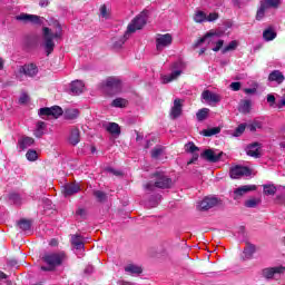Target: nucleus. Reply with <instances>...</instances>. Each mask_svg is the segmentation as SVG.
Here are the masks:
<instances>
[{
  "mask_svg": "<svg viewBox=\"0 0 285 285\" xmlns=\"http://www.w3.org/2000/svg\"><path fill=\"white\" fill-rule=\"evenodd\" d=\"M284 73L279 70H274L268 76V81H276V83H284Z\"/></svg>",
  "mask_w": 285,
  "mask_h": 285,
  "instance_id": "393cba45",
  "label": "nucleus"
},
{
  "mask_svg": "<svg viewBox=\"0 0 285 285\" xmlns=\"http://www.w3.org/2000/svg\"><path fill=\"white\" fill-rule=\"evenodd\" d=\"M210 112V109L208 108H203L197 111L196 117L198 121H204L208 119V114Z\"/></svg>",
  "mask_w": 285,
  "mask_h": 285,
  "instance_id": "72a5a7b5",
  "label": "nucleus"
},
{
  "mask_svg": "<svg viewBox=\"0 0 285 285\" xmlns=\"http://www.w3.org/2000/svg\"><path fill=\"white\" fill-rule=\"evenodd\" d=\"M17 21H23V23H33L35 26H41V17L28 13H20L16 17Z\"/></svg>",
  "mask_w": 285,
  "mask_h": 285,
  "instance_id": "9b49d317",
  "label": "nucleus"
},
{
  "mask_svg": "<svg viewBox=\"0 0 285 285\" xmlns=\"http://www.w3.org/2000/svg\"><path fill=\"white\" fill-rule=\"evenodd\" d=\"M94 197H96L97 202H106L108 199V195L102 190H94Z\"/></svg>",
  "mask_w": 285,
  "mask_h": 285,
  "instance_id": "ea45409f",
  "label": "nucleus"
},
{
  "mask_svg": "<svg viewBox=\"0 0 285 285\" xmlns=\"http://www.w3.org/2000/svg\"><path fill=\"white\" fill-rule=\"evenodd\" d=\"M213 37H220L219 33L215 32V31H209L207 32L203 38H200L195 45V48H199V46H202V43H210V41H213Z\"/></svg>",
  "mask_w": 285,
  "mask_h": 285,
  "instance_id": "4be33fe9",
  "label": "nucleus"
},
{
  "mask_svg": "<svg viewBox=\"0 0 285 285\" xmlns=\"http://www.w3.org/2000/svg\"><path fill=\"white\" fill-rule=\"evenodd\" d=\"M247 128H248V130H250V132H255V130L262 128V122L255 120L254 122H252L250 125H248Z\"/></svg>",
  "mask_w": 285,
  "mask_h": 285,
  "instance_id": "3c124183",
  "label": "nucleus"
},
{
  "mask_svg": "<svg viewBox=\"0 0 285 285\" xmlns=\"http://www.w3.org/2000/svg\"><path fill=\"white\" fill-rule=\"evenodd\" d=\"M250 100H242L238 107L239 112H243V115H248L250 112Z\"/></svg>",
  "mask_w": 285,
  "mask_h": 285,
  "instance_id": "c756f323",
  "label": "nucleus"
},
{
  "mask_svg": "<svg viewBox=\"0 0 285 285\" xmlns=\"http://www.w3.org/2000/svg\"><path fill=\"white\" fill-rule=\"evenodd\" d=\"M263 193L267 196H273L277 193V187L275 185H263Z\"/></svg>",
  "mask_w": 285,
  "mask_h": 285,
  "instance_id": "f704fd0d",
  "label": "nucleus"
},
{
  "mask_svg": "<svg viewBox=\"0 0 285 285\" xmlns=\"http://www.w3.org/2000/svg\"><path fill=\"white\" fill-rule=\"evenodd\" d=\"M181 108H184V100L176 98L174 100V106L171 107V110H170V118L177 119V117H180Z\"/></svg>",
  "mask_w": 285,
  "mask_h": 285,
  "instance_id": "f3484780",
  "label": "nucleus"
},
{
  "mask_svg": "<svg viewBox=\"0 0 285 285\" xmlns=\"http://www.w3.org/2000/svg\"><path fill=\"white\" fill-rule=\"evenodd\" d=\"M202 99H204L206 104H219V101H222V97L210 90L203 91Z\"/></svg>",
  "mask_w": 285,
  "mask_h": 285,
  "instance_id": "2eb2a0df",
  "label": "nucleus"
},
{
  "mask_svg": "<svg viewBox=\"0 0 285 285\" xmlns=\"http://www.w3.org/2000/svg\"><path fill=\"white\" fill-rule=\"evenodd\" d=\"M49 3H50V2H49L48 0H40V1H39L40 8H48Z\"/></svg>",
  "mask_w": 285,
  "mask_h": 285,
  "instance_id": "e2e57ef3",
  "label": "nucleus"
},
{
  "mask_svg": "<svg viewBox=\"0 0 285 285\" xmlns=\"http://www.w3.org/2000/svg\"><path fill=\"white\" fill-rule=\"evenodd\" d=\"M76 215H79L80 217H86V209L79 208V209L76 212Z\"/></svg>",
  "mask_w": 285,
  "mask_h": 285,
  "instance_id": "338daca9",
  "label": "nucleus"
},
{
  "mask_svg": "<svg viewBox=\"0 0 285 285\" xmlns=\"http://www.w3.org/2000/svg\"><path fill=\"white\" fill-rule=\"evenodd\" d=\"M173 43V36L170 33L158 35L156 38V50L161 52L164 48H168Z\"/></svg>",
  "mask_w": 285,
  "mask_h": 285,
  "instance_id": "6e6552de",
  "label": "nucleus"
},
{
  "mask_svg": "<svg viewBox=\"0 0 285 285\" xmlns=\"http://www.w3.org/2000/svg\"><path fill=\"white\" fill-rule=\"evenodd\" d=\"M173 72L170 75L163 76V83H170V81H175L181 77V72H184V63L183 62H174Z\"/></svg>",
  "mask_w": 285,
  "mask_h": 285,
  "instance_id": "423d86ee",
  "label": "nucleus"
},
{
  "mask_svg": "<svg viewBox=\"0 0 285 285\" xmlns=\"http://www.w3.org/2000/svg\"><path fill=\"white\" fill-rule=\"evenodd\" d=\"M244 130H246V125L240 124V125L236 128V130H235L236 137H239V135H243Z\"/></svg>",
  "mask_w": 285,
  "mask_h": 285,
  "instance_id": "5fc2aeb1",
  "label": "nucleus"
},
{
  "mask_svg": "<svg viewBox=\"0 0 285 285\" xmlns=\"http://www.w3.org/2000/svg\"><path fill=\"white\" fill-rule=\"evenodd\" d=\"M125 272L129 273L130 275H141V273H144V269L141 268V266L129 264L125 267Z\"/></svg>",
  "mask_w": 285,
  "mask_h": 285,
  "instance_id": "cd10ccee",
  "label": "nucleus"
},
{
  "mask_svg": "<svg viewBox=\"0 0 285 285\" xmlns=\"http://www.w3.org/2000/svg\"><path fill=\"white\" fill-rule=\"evenodd\" d=\"M107 171L111 173L112 175H116V177H119L121 175V171H117V170H115L112 168H107Z\"/></svg>",
  "mask_w": 285,
  "mask_h": 285,
  "instance_id": "69168bd1",
  "label": "nucleus"
},
{
  "mask_svg": "<svg viewBox=\"0 0 285 285\" xmlns=\"http://www.w3.org/2000/svg\"><path fill=\"white\" fill-rule=\"evenodd\" d=\"M224 155L223 151H215L213 149H206L203 154L202 157L203 159H206V161H210V164H217L219 159H222V156Z\"/></svg>",
  "mask_w": 285,
  "mask_h": 285,
  "instance_id": "9d476101",
  "label": "nucleus"
},
{
  "mask_svg": "<svg viewBox=\"0 0 285 285\" xmlns=\"http://www.w3.org/2000/svg\"><path fill=\"white\" fill-rule=\"evenodd\" d=\"M28 161H37L39 154L36 150L29 149L26 154Z\"/></svg>",
  "mask_w": 285,
  "mask_h": 285,
  "instance_id": "79ce46f5",
  "label": "nucleus"
},
{
  "mask_svg": "<svg viewBox=\"0 0 285 285\" xmlns=\"http://www.w3.org/2000/svg\"><path fill=\"white\" fill-rule=\"evenodd\" d=\"M254 254H255V245L247 244L244 249L245 259H250V257H253Z\"/></svg>",
  "mask_w": 285,
  "mask_h": 285,
  "instance_id": "4c0bfd02",
  "label": "nucleus"
},
{
  "mask_svg": "<svg viewBox=\"0 0 285 285\" xmlns=\"http://www.w3.org/2000/svg\"><path fill=\"white\" fill-rule=\"evenodd\" d=\"M129 38H130V36H126V32H125V35L119 40L114 42V48L116 50H119V48H121L124 46V43H126V41H128Z\"/></svg>",
  "mask_w": 285,
  "mask_h": 285,
  "instance_id": "a19ab883",
  "label": "nucleus"
},
{
  "mask_svg": "<svg viewBox=\"0 0 285 285\" xmlns=\"http://www.w3.org/2000/svg\"><path fill=\"white\" fill-rule=\"evenodd\" d=\"M164 155V148L161 147H156L151 150V157L153 159H159Z\"/></svg>",
  "mask_w": 285,
  "mask_h": 285,
  "instance_id": "de8ad7c7",
  "label": "nucleus"
},
{
  "mask_svg": "<svg viewBox=\"0 0 285 285\" xmlns=\"http://www.w3.org/2000/svg\"><path fill=\"white\" fill-rule=\"evenodd\" d=\"M267 102L271 104V106H273V104H275V96L267 95Z\"/></svg>",
  "mask_w": 285,
  "mask_h": 285,
  "instance_id": "0e129e2a",
  "label": "nucleus"
},
{
  "mask_svg": "<svg viewBox=\"0 0 285 285\" xmlns=\"http://www.w3.org/2000/svg\"><path fill=\"white\" fill-rule=\"evenodd\" d=\"M285 273V267L279 265V266H274V267H266L262 269V277L264 279H277V277H282Z\"/></svg>",
  "mask_w": 285,
  "mask_h": 285,
  "instance_id": "39448f33",
  "label": "nucleus"
},
{
  "mask_svg": "<svg viewBox=\"0 0 285 285\" xmlns=\"http://www.w3.org/2000/svg\"><path fill=\"white\" fill-rule=\"evenodd\" d=\"M148 16L146 14V12L136 16L127 27L126 37L135 35L137 30H141L144 26H146Z\"/></svg>",
  "mask_w": 285,
  "mask_h": 285,
  "instance_id": "20e7f679",
  "label": "nucleus"
},
{
  "mask_svg": "<svg viewBox=\"0 0 285 285\" xmlns=\"http://www.w3.org/2000/svg\"><path fill=\"white\" fill-rule=\"evenodd\" d=\"M244 92H245L246 95H255V94L257 92V89H255V88H246V89L244 90Z\"/></svg>",
  "mask_w": 285,
  "mask_h": 285,
  "instance_id": "bf43d9fd",
  "label": "nucleus"
},
{
  "mask_svg": "<svg viewBox=\"0 0 285 285\" xmlns=\"http://www.w3.org/2000/svg\"><path fill=\"white\" fill-rule=\"evenodd\" d=\"M217 19H219V13L217 12H212L208 16L206 14V21H208L209 23L213 21H217Z\"/></svg>",
  "mask_w": 285,
  "mask_h": 285,
  "instance_id": "864d4df0",
  "label": "nucleus"
},
{
  "mask_svg": "<svg viewBox=\"0 0 285 285\" xmlns=\"http://www.w3.org/2000/svg\"><path fill=\"white\" fill-rule=\"evenodd\" d=\"M18 226L21 230H30L32 224L30 223V220L21 219L18 223Z\"/></svg>",
  "mask_w": 285,
  "mask_h": 285,
  "instance_id": "a18cd8bd",
  "label": "nucleus"
},
{
  "mask_svg": "<svg viewBox=\"0 0 285 285\" xmlns=\"http://www.w3.org/2000/svg\"><path fill=\"white\" fill-rule=\"evenodd\" d=\"M42 261L46 262L48 266H42L41 271L50 272L55 271L57 266H61L66 262V253L65 252H56L45 254Z\"/></svg>",
  "mask_w": 285,
  "mask_h": 285,
  "instance_id": "f257e3e1",
  "label": "nucleus"
},
{
  "mask_svg": "<svg viewBox=\"0 0 285 285\" xmlns=\"http://www.w3.org/2000/svg\"><path fill=\"white\" fill-rule=\"evenodd\" d=\"M215 206H219V199L217 197H205L199 203L200 210H210V208H215Z\"/></svg>",
  "mask_w": 285,
  "mask_h": 285,
  "instance_id": "f8f14e48",
  "label": "nucleus"
},
{
  "mask_svg": "<svg viewBox=\"0 0 285 285\" xmlns=\"http://www.w3.org/2000/svg\"><path fill=\"white\" fill-rule=\"evenodd\" d=\"M83 88L86 86L83 85V81L76 80L70 83V95H81L83 92Z\"/></svg>",
  "mask_w": 285,
  "mask_h": 285,
  "instance_id": "aec40b11",
  "label": "nucleus"
},
{
  "mask_svg": "<svg viewBox=\"0 0 285 285\" xmlns=\"http://www.w3.org/2000/svg\"><path fill=\"white\" fill-rule=\"evenodd\" d=\"M173 179L168 178L164 173L154 174V179L146 185L147 190H155V188H171Z\"/></svg>",
  "mask_w": 285,
  "mask_h": 285,
  "instance_id": "7ed1b4c3",
  "label": "nucleus"
},
{
  "mask_svg": "<svg viewBox=\"0 0 285 285\" xmlns=\"http://www.w3.org/2000/svg\"><path fill=\"white\" fill-rule=\"evenodd\" d=\"M262 145L259 142H253L252 145L247 146L246 153L249 157H254V159H259L262 157Z\"/></svg>",
  "mask_w": 285,
  "mask_h": 285,
  "instance_id": "4468645a",
  "label": "nucleus"
},
{
  "mask_svg": "<svg viewBox=\"0 0 285 285\" xmlns=\"http://www.w3.org/2000/svg\"><path fill=\"white\" fill-rule=\"evenodd\" d=\"M266 10L267 9L261 4V7H259V9L257 10V13H256V20L257 21H262V19H264V17L266 14Z\"/></svg>",
  "mask_w": 285,
  "mask_h": 285,
  "instance_id": "8fccbe9b",
  "label": "nucleus"
},
{
  "mask_svg": "<svg viewBox=\"0 0 285 285\" xmlns=\"http://www.w3.org/2000/svg\"><path fill=\"white\" fill-rule=\"evenodd\" d=\"M79 190H81L79 184L69 183L63 186L62 194L65 195V197H70L72 195H77Z\"/></svg>",
  "mask_w": 285,
  "mask_h": 285,
  "instance_id": "a211bd4d",
  "label": "nucleus"
},
{
  "mask_svg": "<svg viewBox=\"0 0 285 285\" xmlns=\"http://www.w3.org/2000/svg\"><path fill=\"white\" fill-rule=\"evenodd\" d=\"M106 88L109 90H112L114 92H120L121 91V79L117 77H109L106 79L105 82Z\"/></svg>",
  "mask_w": 285,
  "mask_h": 285,
  "instance_id": "ddd939ff",
  "label": "nucleus"
},
{
  "mask_svg": "<svg viewBox=\"0 0 285 285\" xmlns=\"http://www.w3.org/2000/svg\"><path fill=\"white\" fill-rule=\"evenodd\" d=\"M77 117H79V109H67L65 111V118L69 120L77 119Z\"/></svg>",
  "mask_w": 285,
  "mask_h": 285,
  "instance_id": "c9c22d12",
  "label": "nucleus"
},
{
  "mask_svg": "<svg viewBox=\"0 0 285 285\" xmlns=\"http://www.w3.org/2000/svg\"><path fill=\"white\" fill-rule=\"evenodd\" d=\"M19 72L26 75V77H37L39 68L35 63L24 65L20 68Z\"/></svg>",
  "mask_w": 285,
  "mask_h": 285,
  "instance_id": "dca6fc26",
  "label": "nucleus"
},
{
  "mask_svg": "<svg viewBox=\"0 0 285 285\" xmlns=\"http://www.w3.org/2000/svg\"><path fill=\"white\" fill-rule=\"evenodd\" d=\"M159 199H161V196H156V197H153L151 199H149L147 202V206L148 208H155L158 206L159 204Z\"/></svg>",
  "mask_w": 285,
  "mask_h": 285,
  "instance_id": "09e8293b",
  "label": "nucleus"
},
{
  "mask_svg": "<svg viewBox=\"0 0 285 285\" xmlns=\"http://www.w3.org/2000/svg\"><path fill=\"white\" fill-rule=\"evenodd\" d=\"M186 153H190L191 155H195L199 150V147L195 146V142H188L185 145Z\"/></svg>",
  "mask_w": 285,
  "mask_h": 285,
  "instance_id": "49530a36",
  "label": "nucleus"
},
{
  "mask_svg": "<svg viewBox=\"0 0 285 285\" xmlns=\"http://www.w3.org/2000/svg\"><path fill=\"white\" fill-rule=\"evenodd\" d=\"M104 127L107 130V132L114 135V137H119V135H121V128L117 122H108Z\"/></svg>",
  "mask_w": 285,
  "mask_h": 285,
  "instance_id": "412c9836",
  "label": "nucleus"
},
{
  "mask_svg": "<svg viewBox=\"0 0 285 285\" xmlns=\"http://www.w3.org/2000/svg\"><path fill=\"white\" fill-rule=\"evenodd\" d=\"M229 87L232 88V90L237 92V90H240L242 88V82H232Z\"/></svg>",
  "mask_w": 285,
  "mask_h": 285,
  "instance_id": "13d9d810",
  "label": "nucleus"
},
{
  "mask_svg": "<svg viewBox=\"0 0 285 285\" xmlns=\"http://www.w3.org/2000/svg\"><path fill=\"white\" fill-rule=\"evenodd\" d=\"M48 128V125L43 121H38L36 124V129L33 130V135L35 137H37L38 139H41V137H43V135L46 134V129Z\"/></svg>",
  "mask_w": 285,
  "mask_h": 285,
  "instance_id": "5701e85b",
  "label": "nucleus"
},
{
  "mask_svg": "<svg viewBox=\"0 0 285 285\" xmlns=\"http://www.w3.org/2000/svg\"><path fill=\"white\" fill-rule=\"evenodd\" d=\"M277 37V32H275L274 28H267L264 32H263V38L265 41H273V39H275Z\"/></svg>",
  "mask_w": 285,
  "mask_h": 285,
  "instance_id": "c85d7f7f",
  "label": "nucleus"
},
{
  "mask_svg": "<svg viewBox=\"0 0 285 285\" xmlns=\"http://www.w3.org/2000/svg\"><path fill=\"white\" fill-rule=\"evenodd\" d=\"M236 48H237V40H233L232 42L228 43V46L224 47L222 52H223V55H226V52L236 50Z\"/></svg>",
  "mask_w": 285,
  "mask_h": 285,
  "instance_id": "37998d69",
  "label": "nucleus"
},
{
  "mask_svg": "<svg viewBox=\"0 0 285 285\" xmlns=\"http://www.w3.org/2000/svg\"><path fill=\"white\" fill-rule=\"evenodd\" d=\"M111 106L114 108H126V106H128V100L124 99V98H116L112 102Z\"/></svg>",
  "mask_w": 285,
  "mask_h": 285,
  "instance_id": "e433bc0d",
  "label": "nucleus"
},
{
  "mask_svg": "<svg viewBox=\"0 0 285 285\" xmlns=\"http://www.w3.org/2000/svg\"><path fill=\"white\" fill-rule=\"evenodd\" d=\"M276 202L278 204H285V196L284 195H277L276 196Z\"/></svg>",
  "mask_w": 285,
  "mask_h": 285,
  "instance_id": "052dcab7",
  "label": "nucleus"
},
{
  "mask_svg": "<svg viewBox=\"0 0 285 285\" xmlns=\"http://www.w3.org/2000/svg\"><path fill=\"white\" fill-rule=\"evenodd\" d=\"M261 4L266 10L271 8H279V0H261Z\"/></svg>",
  "mask_w": 285,
  "mask_h": 285,
  "instance_id": "7c9ffc66",
  "label": "nucleus"
},
{
  "mask_svg": "<svg viewBox=\"0 0 285 285\" xmlns=\"http://www.w3.org/2000/svg\"><path fill=\"white\" fill-rule=\"evenodd\" d=\"M32 145H35V138L32 137H24L18 141L20 150H26V148H30Z\"/></svg>",
  "mask_w": 285,
  "mask_h": 285,
  "instance_id": "a878e982",
  "label": "nucleus"
},
{
  "mask_svg": "<svg viewBox=\"0 0 285 285\" xmlns=\"http://www.w3.org/2000/svg\"><path fill=\"white\" fill-rule=\"evenodd\" d=\"M276 107L279 108V109L284 108L285 107V98L282 99L279 102H277Z\"/></svg>",
  "mask_w": 285,
  "mask_h": 285,
  "instance_id": "774afa93",
  "label": "nucleus"
},
{
  "mask_svg": "<svg viewBox=\"0 0 285 285\" xmlns=\"http://www.w3.org/2000/svg\"><path fill=\"white\" fill-rule=\"evenodd\" d=\"M219 132H222V128L213 127L209 129H204L202 131V135H204V137H213L214 135H219Z\"/></svg>",
  "mask_w": 285,
  "mask_h": 285,
  "instance_id": "2f4dec72",
  "label": "nucleus"
},
{
  "mask_svg": "<svg viewBox=\"0 0 285 285\" xmlns=\"http://www.w3.org/2000/svg\"><path fill=\"white\" fill-rule=\"evenodd\" d=\"M248 175H250V169L248 167L237 165L229 169V177H232V179H239L244 176L248 177Z\"/></svg>",
  "mask_w": 285,
  "mask_h": 285,
  "instance_id": "1a4fd4ad",
  "label": "nucleus"
},
{
  "mask_svg": "<svg viewBox=\"0 0 285 285\" xmlns=\"http://www.w3.org/2000/svg\"><path fill=\"white\" fill-rule=\"evenodd\" d=\"M194 21L196 23H204V22H206V12H204V11H196V13L194 14Z\"/></svg>",
  "mask_w": 285,
  "mask_h": 285,
  "instance_id": "58836bf2",
  "label": "nucleus"
},
{
  "mask_svg": "<svg viewBox=\"0 0 285 285\" xmlns=\"http://www.w3.org/2000/svg\"><path fill=\"white\" fill-rule=\"evenodd\" d=\"M9 199L17 206H19V204H21V196L19 194H10Z\"/></svg>",
  "mask_w": 285,
  "mask_h": 285,
  "instance_id": "603ef678",
  "label": "nucleus"
},
{
  "mask_svg": "<svg viewBox=\"0 0 285 285\" xmlns=\"http://www.w3.org/2000/svg\"><path fill=\"white\" fill-rule=\"evenodd\" d=\"M253 190H257V186L255 185H245L238 187L236 190H234V199H239V197H243V195H246V193H250Z\"/></svg>",
  "mask_w": 285,
  "mask_h": 285,
  "instance_id": "6ab92c4d",
  "label": "nucleus"
},
{
  "mask_svg": "<svg viewBox=\"0 0 285 285\" xmlns=\"http://www.w3.org/2000/svg\"><path fill=\"white\" fill-rule=\"evenodd\" d=\"M224 46V40H218L216 42V46L213 48L214 52H219V50H222V47Z\"/></svg>",
  "mask_w": 285,
  "mask_h": 285,
  "instance_id": "4d7b16f0",
  "label": "nucleus"
},
{
  "mask_svg": "<svg viewBox=\"0 0 285 285\" xmlns=\"http://www.w3.org/2000/svg\"><path fill=\"white\" fill-rule=\"evenodd\" d=\"M42 39L45 43V50L48 55H52L55 50V41L53 39H61V27H58V31L53 32L52 29L45 27L42 29Z\"/></svg>",
  "mask_w": 285,
  "mask_h": 285,
  "instance_id": "f03ea898",
  "label": "nucleus"
},
{
  "mask_svg": "<svg viewBox=\"0 0 285 285\" xmlns=\"http://www.w3.org/2000/svg\"><path fill=\"white\" fill-rule=\"evenodd\" d=\"M71 245L73 246V248H76V250H83V237H81V235H72Z\"/></svg>",
  "mask_w": 285,
  "mask_h": 285,
  "instance_id": "b1692460",
  "label": "nucleus"
},
{
  "mask_svg": "<svg viewBox=\"0 0 285 285\" xmlns=\"http://www.w3.org/2000/svg\"><path fill=\"white\" fill-rule=\"evenodd\" d=\"M199 159V154H193V158L187 163L188 165L195 164Z\"/></svg>",
  "mask_w": 285,
  "mask_h": 285,
  "instance_id": "680f3d73",
  "label": "nucleus"
},
{
  "mask_svg": "<svg viewBox=\"0 0 285 285\" xmlns=\"http://www.w3.org/2000/svg\"><path fill=\"white\" fill-rule=\"evenodd\" d=\"M79 141H81L79 129L77 128L71 129V132L69 136V144H71V146H77Z\"/></svg>",
  "mask_w": 285,
  "mask_h": 285,
  "instance_id": "bb28decb",
  "label": "nucleus"
},
{
  "mask_svg": "<svg viewBox=\"0 0 285 285\" xmlns=\"http://www.w3.org/2000/svg\"><path fill=\"white\" fill-rule=\"evenodd\" d=\"M30 101V97L27 94H22L19 98V104H28Z\"/></svg>",
  "mask_w": 285,
  "mask_h": 285,
  "instance_id": "6e6d98bb",
  "label": "nucleus"
},
{
  "mask_svg": "<svg viewBox=\"0 0 285 285\" xmlns=\"http://www.w3.org/2000/svg\"><path fill=\"white\" fill-rule=\"evenodd\" d=\"M262 204V198H249L245 202L246 208H257Z\"/></svg>",
  "mask_w": 285,
  "mask_h": 285,
  "instance_id": "473e14b6",
  "label": "nucleus"
},
{
  "mask_svg": "<svg viewBox=\"0 0 285 285\" xmlns=\"http://www.w3.org/2000/svg\"><path fill=\"white\" fill-rule=\"evenodd\" d=\"M99 11H100V17H102V19H110V9H108L106 4H102Z\"/></svg>",
  "mask_w": 285,
  "mask_h": 285,
  "instance_id": "c03bdc74",
  "label": "nucleus"
},
{
  "mask_svg": "<svg viewBox=\"0 0 285 285\" xmlns=\"http://www.w3.org/2000/svg\"><path fill=\"white\" fill-rule=\"evenodd\" d=\"M39 115L41 119H46V117L50 118L52 117L53 119H59L61 115H63V109L59 106H53V107H45L39 109Z\"/></svg>",
  "mask_w": 285,
  "mask_h": 285,
  "instance_id": "0eeeda50",
  "label": "nucleus"
}]
</instances>
